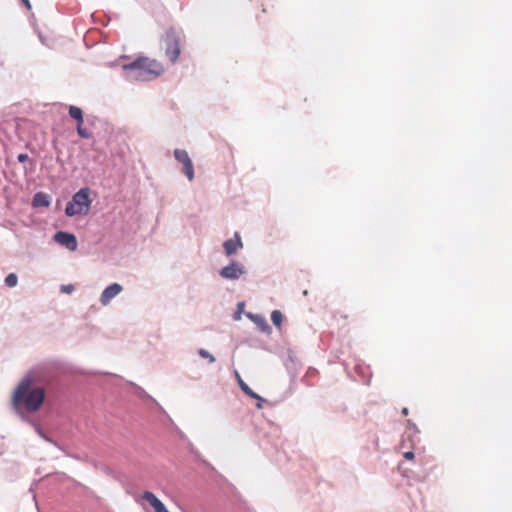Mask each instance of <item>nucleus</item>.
<instances>
[{
	"instance_id": "nucleus-1",
	"label": "nucleus",
	"mask_w": 512,
	"mask_h": 512,
	"mask_svg": "<svg viewBox=\"0 0 512 512\" xmlns=\"http://www.w3.org/2000/svg\"><path fill=\"white\" fill-rule=\"evenodd\" d=\"M33 378L25 375L17 384L11 396V404L15 413L23 422H31L27 413L37 412L45 400V389L42 386H32Z\"/></svg>"
},
{
	"instance_id": "nucleus-2",
	"label": "nucleus",
	"mask_w": 512,
	"mask_h": 512,
	"mask_svg": "<svg viewBox=\"0 0 512 512\" xmlns=\"http://www.w3.org/2000/svg\"><path fill=\"white\" fill-rule=\"evenodd\" d=\"M124 77L128 81H150L160 76L164 69L156 60L147 57H138L134 61L122 66Z\"/></svg>"
},
{
	"instance_id": "nucleus-3",
	"label": "nucleus",
	"mask_w": 512,
	"mask_h": 512,
	"mask_svg": "<svg viewBox=\"0 0 512 512\" xmlns=\"http://www.w3.org/2000/svg\"><path fill=\"white\" fill-rule=\"evenodd\" d=\"M91 189L89 187H82L73 196L72 199L66 204L65 215L73 217L76 215H87L90 211L92 199L90 197Z\"/></svg>"
},
{
	"instance_id": "nucleus-4",
	"label": "nucleus",
	"mask_w": 512,
	"mask_h": 512,
	"mask_svg": "<svg viewBox=\"0 0 512 512\" xmlns=\"http://www.w3.org/2000/svg\"><path fill=\"white\" fill-rule=\"evenodd\" d=\"M165 42V55L171 63H175L180 55V36L175 28L170 27L163 37Z\"/></svg>"
},
{
	"instance_id": "nucleus-5",
	"label": "nucleus",
	"mask_w": 512,
	"mask_h": 512,
	"mask_svg": "<svg viewBox=\"0 0 512 512\" xmlns=\"http://www.w3.org/2000/svg\"><path fill=\"white\" fill-rule=\"evenodd\" d=\"M246 269L243 264L236 260H231L228 265L222 267L219 271V275L223 279L227 280H238L243 274H245Z\"/></svg>"
},
{
	"instance_id": "nucleus-6",
	"label": "nucleus",
	"mask_w": 512,
	"mask_h": 512,
	"mask_svg": "<svg viewBox=\"0 0 512 512\" xmlns=\"http://www.w3.org/2000/svg\"><path fill=\"white\" fill-rule=\"evenodd\" d=\"M54 240L69 251H75L78 247L77 238L73 233L58 231L54 234Z\"/></svg>"
},
{
	"instance_id": "nucleus-7",
	"label": "nucleus",
	"mask_w": 512,
	"mask_h": 512,
	"mask_svg": "<svg viewBox=\"0 0 512 512\" xmlns=\"http://www.w3.org/2000/svg\"><path fill=\"white\" fill-rule=\"evenodd\" d=\"M123 291L122 285L119 283H112L109 286H107L101 296H100V303L103 306L108 305L113 298H115L118 294H120Z\"/></svg>"
},
{
	"instance_id": "nucleus-8",
	"label": "nucleus",
	"mask_w": 512,
	"mask_h": 512,
	"mask_svg": "<svg viewBox=\"0 0 512 512\" xmlns=\"http://www.w3.org/2000/svg\"><path fill=\"white\" fill-rule=\"evenodd\" d=\"M243 247L241 236L238 232L234 233L233 238L227 239L223 242L225 254L229 257L234 255L238 249Z\"/></svg>"
},
{
	"instance_id": "nucleus-9",
	"label": "nucleus",
	"mask_w": 512,
	"mask_h": 512,
	"mask_svg": "<svg viewBox=\"0 0 512 512\" xmlns=\"http://www.w3.org/2000/svg\"><path fill=\"white\" fill-rule=\"evenodd\" d=\"M143 498L149 502L155 512H169L165 504L153 492L145 491Z\"/></svg>"
},
{
	"instance_id": "nucleus-10",
	"label": "nucleus",
	"mask_w": 512,
	"mask_h": 512,
	"mask_svg": "<svg viewBox=\"0 0 512 512\" xmlns=\"http://www.w3.org/2000/svg\"><path fill=\"white\" fill-rule=\"evenodd\" d=\"M247 317L259 328L263 333L270 334L272 329L267 320L261 314L247 313Z\"/></svg>"
},
{
	"instance_id": "nucleus-11",
	"label": "nucleus",
	"mask_w": 512,
	"mask_h": 512,
	"mask_svg": "<svg viewBox=\"0 0 512 512\" xmlns=\"http://www.w3.org/2000/svg\"><path fill=\"white\" fill-rule=\"evenodd\" d=\"M50 196L42 191H39L34 194L32 198V207L33 208H39V207H49L50 206Z\"/></svg>"
},
{
	"instance_id": "nucleus-12",
	"label": "nucleus",
	"mask_w": 512,
	"mask_h": 512,
	"mask_svg": "<svg viewBox=\"0 0 512 512\" xmlns=\"http://www.w3.org/2000/svg\"><path fill=\"white\" fill-rule=\"evenodd\" d=\"M132 385L135 387L136 391H137V394L142 397V398H146V399H149L151 400L155 405L156 407L167 417V419L169 420V422L174 425V422L173 420L170 418V416L166 413V411L164 410V408L156 401V399H154L152 396H150L143 388H141L140 386L136 385V384H133Z\"/></svg>"
},
{
	"instance_id": "nucleus-13",
	"label": "nucleus",
	"mask_w": 512,
	"mask_h": 512,
	"mask_svg": "<svg viewBox=\"0 0 512 512\" xmlns=\"http://www.w3.org/2000/svg\"><path fill=\"white\" fill-rule=\"evenodd\" d=\"M74 120L76 121L77 134L83 139H91L93 137V134L83 126V123H84L83 114L80 116V118L78 117Z\"/></svg>"
},
{
	"instance_id": "nucleus-14",
	"label": "nucleus",
	"mask_w": 512,
	"mask_h": 512,
	"mask_svg": "<svg viewBox=\"0 0 512 512\" xmlns=\"http://www.w3.org/2000/svg\"><path fill=\"white\" fill-rule=\"evenodd\" d=\"M74 120L76 121L77 134L83 139H91L93 137V134L83 126V123H84L83 114L80 116V118L78 117Z\"/></svg>"
},
{
	"instance_id": "nucleus-15",
	"label": "nucleus",
	"mask_w": 512,
	"mask_h": 512,
	"mask_svg": "<svg viewBox=\"0 0 512 512\" xmlns=\"http://www.w3.org/2000/svg\"><path fill=\"white\" fill-rule=\"evenodd\" d=\"M27 423H28V424H30V425L34 428L35 432H36V433L39 435V437H41L44 441H46V442H48V443H50V444L54 445L55 447H57V448L61 449V447L59 446V444H58L55 440H53L52 438H50L49 436H47V435L43 432V430L41 429V427H40L36 422H34V421L31 419V422H27Z\"/></svg>"
},
{
	"instance_id": "nucleus-16",
	"label": "nucleus",
	"mask_w": 512,
	"mask_h": 512,
	"mask_svg": "<svg viewBox=\"0 0 512 512\" xmlns=\"http://www.w3.org/2000/svg\"><path fill=\"white\" fill-rule=\"evenodd\" d=\"M174 157L178 162L182 163L183 165L191 161V158L188 155L187 151L183 149H175Z\"/></svg>"
},
{
	"instance_id": "nucleus-17",
	"label": "nucleus",
	"mask_w": 512,
	"mask_h": 512,
	"mask_svg": "<svg viewBox=\"0 0 512 512\" xmlns=\"http://www.w3.org/2000/svg\"><path fill=\"white\" fill-rule=\"evenodd\" d=\"M271 321L275 327L279 328L283 321V315L281 311L273 310L271 313Z\"/></svg>"
},
{
	"instance_id": "nucleus-18",
	"label": "nucleus",
	"mask_w": 512,
	"mask_h": 512,
	"mask_svg": "<svg viewBox=\"0 0 512 512\" xmlns=\"http://www.w3.org/2000/svg\"><path fill=\"white\" fill-rule=\"evenodd\" d=\"M234 374H235V377L237 379V382H238V385H239L241 391L244 394L248 393L250 391V389H251L249 387V385L241 378V376H240V374H239V372L237 370H235Z\"/></svg>"
},
{
	"instance_id": "nucleus-19",
	"label": "nucleus",
	"mask_w": 512,
	"mask_h": 512,
	"mask_svg": "<svg viewBox=\"0 0 512 512\" xmlns=\"http://www.w3.org/2000/svg\"><path fill=\"white\" fill-rule=\"evenodd\" d=\"M4 283L6 286L12 288L15 287L18 283V276L15 273H9L5 279Z\"/></svg>"
},
{
	"instance_id": "nucleus-20",
	"label": "nucleus",
	"mask_w": 512,
	"mask_h": 512,
	"mask_svg": "<svg viewBox=\"0 0 512 512\" xmlns=\"http://www.w3.org/2000/svg\"><path fill=\"white\" fill-rule=\"evenodd\" d=\"M183 172L187 176L188 180L191 181L194 178V166L192 160L183 165Z\"/></svg>"
},
{
	"instance_id": "nucleus-21",
	"label": "nucleus",
	"mask_w": 512,
	"mask_h": 512,
	"mask_svg": "<svg viewBox=\"0 0 512 512\" xmlns=\"http://www.w3.org/2000/svg\"><path fill=\"white\" fill-rule=\"evenodd\" d=\"M406 433H407L408 437L417 436V434L419 433V430H418L416 424L414 422H412L411 420L407 421Z\"/></svg>"
},
{
	"instance_id": "nucleus-22",
	"label": "nucleus",
	"mask_w": 512,
	"mask_h": 512,
	"mask_svg": "<svg viewBox=\"0 0 512 512\" xmlns=\"http://www.w3.org/2000/svg\"><path fill=\"white\" fill-rule=\"evenodd\" d=\"M68 113L72 119H76L78 117L80 118V116L83 114V111L78 106L70 105L68 108Z\"/></svg>"
},
{
	"instance_id": "nucleus-23",
	"label": "nucleus",
	"mask_w": 512,
	"mask_h": 512,
	"mask_svg": "<svg viewBox=\"0 0 512 512\" xmlns=\"http://www.w3.org/2000/svg\"><path fill=\"white\" fill-rule=\"evenodd\" d=\"M198 355L203 359H207L209 363H214L216 361L215 357L204 348L198 349Z\"/></svg>"
},
{
	"instance_id": "nucleus-24",
	"label": "nucleus",
	"mask_w": 512,
	"mask_h": 512,
	"mask_svg": "<svg viewBox=\"0 0 512 512\" xmlns=\"http://www.w3.org/2000/svg\"><path fill=\"white\" fill-rule=\"evenodd\" d=\"M75 287L73 284H66L60 286V291L62 293L70 294L74 291Z\"/></svg>"
},
{
	"instance_id": "nucleus-25",
	"label": "nucleus",
	"mask_w": 512,
	"mask_h": 512,
	"mask_svg": "<svg viewBox=\"0 0 512 512\" xmlns=\"http://www.w3.org/2000/svg\"><path fill=\"white\" fill-rule=\"evenodd\" d=\"M245 395L253 398V399H256L257 401H260V402H265L266 400L261 397L259 394H257L256 392H254L252 389H250V391L248 393H246Z\"/></svg>"
},
{
	"instance_id": "nucleus-26",
	"label": "nucleus",
	"mask_w": 512,
	"mask_h": 512,
	"mask_svg": "<svg viewBox=\"0 0 512 512\" xmlns=\"http://www.w3.org/2000/svg\"><path fill=\"white\" fill-rule=\"evenodd\" d=\"M17 160H18L20 163H24V162H26L27 160H29V156H28V154H26V153H21V154H19V155H18Z\"/></svg>"
},
{
	"instance_id": "nucleus-27",
	"label": "nucleus",
	"mask_w": 512,
	"mask_h": 512,
	"mask_svg": "<svg viewBox=\"0 0 512 512\" xmlns=\"http://www.w3.org/2000/svg\"><path fill=\"white\" fill-rule=\"evenodd\" d=\"M38 37H39V40L42 43V45L49 47L47 38L42 33L39 32Z\"/></svg>"
},
{
	"instance_id": "nucleus-28",
	"label": "nucleus",
	"mask_w": 512,
	"mask_h": 512,
	"mask_svg": "<svg viewBox=\"0 0 512 512\" xmlns=\"http://www.w3.org/2000/svg\"><path fill=\"white\" fill-rule=\"evenodd\" d=\"M403 457L406 459V460H412L414 457H415V454L413 451H407L403 454Z\"/></svg>"
},
{
	"instance_id": "nucleus-29",
	"label": "nucleus",
	"mask_w": 512,
	"mask_h": 512,
	"mask_svg": "<svg viewBox=\"0 0 512 512\" xmlns=\"http://www.w3.org/2000/svg\"><path fill=\"white\" fill-rule=\"evenodd\" d=\"M22 2V4L28 9L30 10L32 7H31V3L29 0H20Z\"/></svg>"
},
{
	"instance_id": "nucleus-30",
	"label": "nucleus",
	"mask_w": 512,
	"mask_h": 512,
	"mask_svg": "<svg viewBox=\"0 0 512 512\" xmlns=\"http://www.w3.org/2000/svg\"><path fill=\"white\" fill-rule=\"evenodd\" d=\"M408 413H409L408 408H407V407H404V408L402 409V414H403L404 416H407V415H408Z\"/></svg>"
},
{
	"instance_id": "nucleus-31",
	"label": "nucleus",
	"mask_w": 512,
	"mask_h": 512,
	"mask_svg": "<svg viewBox=\"0 0 512 512\" xmlns=\"http://www.w3.org/2000/svg\"><path fill=\"white\" fill-rule=\"evenodd\" d=\"M263 403L264 402L257 401V404H256L257 409H262L263 408Z\"/></svg>"
},
{
	"instance_id": "nucleus-32",
	"label": "nucleus",
	"mask_w": 512,
	"mask_h": 512,
	"mask_svg": "<svg viewBox=\"0 0 512 512\" xmlns=\"http://www.w3.org/2000/svg\"><path fill=\"white\" fill-rule=\"evenodd\" d=\"M238 306H239V307H243V306H244V303H243V302H242V303H239V304H238Z\"/></svg>"
}]
</instances>
